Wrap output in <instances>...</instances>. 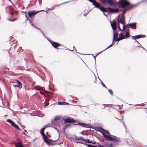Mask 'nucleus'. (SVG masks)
<instances>
[{
	"mask_svg": "<svg viewBox=\"0 0 147 147\" xmlns=\"http://www.w3.org/2000/svg\"><path fill=\"white\" fill-rule=\"evenodd\" d=\"M119 37L121 38V40L125 38V36L122 33H120L119 34Z\"/></svg>",
	"mask_w": 147,
	"mask_h": 147,
	"instance_id": "412c9836",
	"label": "nucleus"
},
{
	"mask_svg": "<svg viewBox=\"0 0 147 147\" xmlns=\"http://www.w3.org/2000/svg\"><path fill=\"white\" fill-rule=\"evenodd\" d=\"M88 0L90 2L92 3L93 5V3L94 2H95L96 1H95V0Z\"/></svg>",
	"mask_w": 147,
	"mask_h": 147,
	"instance_id": "58836bf2",
	"label": "nucleus"
},
{
	"mask_svg": "<svg viewBox=\"0 0 147 147\" xmlns=\"http://www.w3.org/2000/svg\"><path fill=\"white\" fill-rule=\"evenodd\" d=\"M141 46H140H140H138V47H141Z\"/></svg>",
	"mask_w": 147,
	"mask_h": 147,
	"instance_id": "774afa93",
	"label": "nucleus"
},
{
	"mask_svg": "<svg viewBox=\"0 0 147 147\" xmlns=\"http://www.w3.org/2000/svg\"><path fill=\"white\" fill-rule=\"evenodd\" d=\"M107 9L109 11L113 13H117L119 11L118 9H112L111 8H108Z\"/></svg>",
	"mask_w": 147,
	"mask_h": 147,
	"instance_id": "ddd939ff",
	"label": "nucleus"
},
{
	"mask_svg": "<svg viewBox=\"0 0 147 147\" xmlns=\"http://www.w3.org/2000/svg\"><path fill=\"white\" fill-rule=\"evenodd\" d=\"M16 45H15V46H14V48H15V47H16Z\"/></svg>",
	"mask_w": 147,
	"mask_h": 147,
	"instance_id": "338daca9",
	"label": "nucleus"
},
{
	"mask_svg": "<svg viewBox=\"0 0 147 147\" xmlns=\"http://www.w3.org/2000/svg\"><path fill=\"white\" fill-rule=\"evenodd\" d=\"M137 5L136 4H134V5H131L130 6V7L129 8L130 9L131 8H132L136 6Z\"/></svg>",
	"mask_w": 147,
	"mask_h": 147,
	"instance_id": "2f4dec72",
	"label": "nucleus"
},
{
	"mask_svg": "<svg viewBox=\"0 0 147 147\" xmlns=\"http://www.w3.org/2000/svg\"><path fill=\"white\" fill-rule=\"evenodd\" d=\"M113 42H114L115 41L116 38L117 37L118 35V33L116 32V31H113Z\"/></svg>",
	"mask_w": 147,
	"mask_h": 147,
	"instance_id": "f8f14e48",
	"label": "nucleus"
},
{
	"mask_svg": "<svg viewBox=\"0 0 147 147\" xmlns=\"http://www.w3.org/2000/svg\"><path fill=\"white\" fill-rule=\"evenodd\" d=\"M107 2H108L110 5L115 6V3L113 2L112 0H107Z\"/></svg>",
	"mask_w": 147,
	"mask_h": 147,
	"instance_id": "4468645a",
	"label": "nucleus"
},
{
	"mask_svg": "<svg viewBox=\"0 0 147 147\" xmlns=\"http://www.w3.org/2000/svg\"><path fill=\"white\" fill-rule=\"evenodd\" d=\"M73 47V49L72 50H70V49H68V50H70V51H73L74 50V49L75 48V47L74 46Z\"/></svg>",
	"mask_w": 147,
	"mask_h": 147,
	"instance_id": "de8ad7c7",
	"label": "nucleus"
},
{
	"mask_svg": "<svg viewBox=\"0 0 147 147\" xmlns=\"http://www.w3.org/2000/svg\"><path fill=\"white\" fill-rule=\"evenodd\" d=\"M93 5L96 8H99L100 6V4L96 1L93 3Z\"/></svg>",
	"mask_w": 147,
	"mask_h": 147,
	"instance_id": "2eb2a0df",
	"label": "nucleus"
},
{
	"mask_svg": "<svg viewBox=\"0 0 147 147\" xmlns=\"http://www.w3.org/2000/svg\"><path fill=\"white\" fill-rule=\"evenodd\" d=\"M36 116H39L40 117H41L42 116V115H41V114H40V115L37 114V115H36Z\"/></svg>",
	"mask_w": 147,
	"mask_h": 147,
	"instance_id": "c03bdc74",
	"label": "nucleus"
},
{
	"mask_svg": "<svg viewBox=\"0 0 147 147\" xmlns=\"http://www.w3.org/2000/svg\"><path fill=\"white\" fill-rule=\"evenodd\" d=\"M10 9L11 10V12H10V13L11 14L13 15V9L12 8H11Z\"/></svg>",
	"mask_w": 147,
	"mask_h": 147,
	"instance_id": "473e14b6",
	"label": "nucleus"
},
{
	"mask_svg": "<svg viewBox=\"0 0 147 147\" xmlns=\"http://www.w3.org/2000/svg\"><path fill=\"white\" fill-rule=\"evenodd\" d=\"M17 83L19 84V86H20V85H21L22 86V84H21V83L20 81H19L18 80H17Z\"/></svg>",
	"mask_w": 147,
	"mask_h": 147,
	"instance_id": "ea45409f",
	"label": "nucleus"
},
{
	"mask_svg": "<svg viewBox=\"0 0 147 147\" xmlns=\"http://www.w3.org/2000/svg\"><path fill=\"white\" fill-rule=\"evenodd\" d=\"M80 140H82L84 141L85 140V139H84V138L83 137H80Z\"/></svg>",
	"mask_w": 147,
	"mask_h": 147,
	"instance_id": "72a5a7b5",
	"label": "nucleus"
},
{
	"mask_svg": "<svg viewBox=\"0 0 147 147\" xmlns=\"http://www.w3.org/2000/svg\"><path fill=\"white\" fill-rule=\"evenodd\" d=\"M49 41L51 44L52 46L55 48H56L61 45L59 43L53 42L52 40H49Z\"/></svg>",
	"mask_w": 147,
	"mask_h": 147,
	"instance_id": "423d86ee",
	"label": "nucleus"
},
{
	"mask_svg": "<svg viewBox=\"0 0 147 147\" xmlns=\"http://www.w3.org/2000/svg\"><path fill=\"white\" fill-rule=\"evenodd\" d=\"M75 139L77 140H80V137L76 136L75 137Z\"/></svg>",
	"mask_w": 147,
	"mask_h": 147,
	"instance_id": "a19ab883",
	"label": "nucleus"
},
{
	"mask_svg": "<svg viewBox=\"0 0 147 147\" xmlns=\"http://www.w3.org/2000/svg\"><path fill=\"white\" fill-rule=\"evenodd\" d=\"M112 46L111 45H110L108 47L105 49L103 50V51H105V50H106L108 48H109L110 47H111Z\"/></svg>",
	"mask_w": 147,
	"mask_h": 147,
	"instance_id": "79ce46f5",
	"label": "nucleus"
},
{
	"mask_svg": "<svg viewBox=\"0 0 147 147\" xmlns=\"http://www.w3.org/2000/svg\"><path fill=\"white\" fill-rule=\"evenodd\" d=\"M47 127V125H45L43 128H42L41 130L40 133L41 135H44L45 134L44 132V131L45 129Z\"/></svg>",
	"mask_w": 147,
	"mask_h": 147,
	"instance_id": "a211bd4d",
	"label": "nucleus"
},
{
	"mask_svg": "<svg viewBox=\"0 0 147 147\" xmlns=\"http://www.w3.org/2000/svg\"><path fill=\"white\" fill-rule=\"evenodd\" d=\"M85 145L88 146V147H92L93 145H90V144H85Z\"/></svg>",
	"mask_w": 147,
	"mask_h": 147,
	"instance_id": "c9c22d12",
	"label": "nucleus"
},
{
	"mask_svg": "<svg viewBox=\"0 0 147 147\" xmlns=\"http://www.w3.org/2000/svg\"><path fill=\"white\" fill-rule=\"evenodd\" d=\"M13 87L14 88H19V89H20L22 87V86L21 85L19 86V85H14V84H13Z\"/></svg>",
	"mask_w": 147,
	"mask_h": 147,
	"instance_id": "4be33fe9",
	"label": "nucleus"
},
{
	"mask_svg": "<svg viewBox=\"0 0 147 147\" xmlns=\"http://www.w3.org/2000/svg\"><path fill=\"white\" fill-rule=\"evenodd\" d=\"M78 124L82 127L87 128H91L92 127L91 125L84 123H78Z\"/></svg>",
	"mask_w": 147,
	"mask_h": 147,
	"instance_id": "6e6552de",
	"label": "nucleus"
},
{
	"mask_svg": "<svg viewBox=\"0 0 147 147\" xmlns=\"http://www.w3.org/2000/svg\"><path fill=\"white\" fill-rule=\"evenodd\" d=\"M101 131H100L107 140L114 142L118 143L121 142L120 140L119 137L111 135H110V136L108 135H106V134H110L109 132L101 128Z\"/></svg>",
	"mask_w": 147,
	"mask_h": 147,
	"instance_id": "f257e3e1",
	"label": "nucleus"
},
{
	"mask_svg": "<svg viewBox=\"0 0 147 147\" xmlns=\"http://www.w3.org/2000/svg\"><path fill=\"white\" fill-rule=\"evenodd\" d=\"M129 3L127 0L121 1L120 3V5L121 7L123 8H125L126 6L129 5Z\"/></svg>",
	"mask_w": 147,
	"mask_h": 147,
	"instance_id": "39448f33",
	"label": "nucleus"
},
{
	"mask_svg": "<svg viewBox=\"0 0 147 147\" xmlns=\"http://www.w3.org/2000/svg\"><path fill=\"white\" fill-rule=\"evenodd\" d=\"M30 22L31 24V25L32 27H33L35 29H37L39 30H40L36 26L34 25L33 24H32V22L31 21H30Z\"/></svg>",
	"mask_w": 147,
	"mask_h": 147,
	"instance_id": "5701e85b",
	"label": "nucleus"
},
{
	"mask_svg": "<svg viewBox=\"0 0 147 147\" xmlns=\"http://www.w3.org/2000/svg\"><path fill=\"white\" fill-rule=\"evenodd\" d=\"M112 146H113V145H112V144H109V147H112Z\"/></svg>",
	"mask_w": 147,
	"mask_h": 147,
	"instance_id": "49530a36",
	"label": "nucleus"
},
{
	"mask_svg": "<svg viewBox=\"0 0 147 147\" xmlns=\"http://www.w3.org/2000/svg\"><path fill=\"white\" fill-rule=\"evenodd\" d=\"M119 23H119L118 22V23H117V26H118V27H119V26H120V24H119Z\"/></svg>",
	"mask_w": 147,
	"mask_h": 147,
	"instance_id": "864d4df0",
	"label": "nucleus"
},
{
	"mask_svg": "<svg viewBox=\"0 0 147 147\" xmlns=\"http://www.w3.org/2000/svg\"><path fill=\"white\" fill-rule=\"evenodd\" d=\"M70 1H68V2H66L64 3H63V4H64V3H68V2H69Z\"/></svg>",
	"mask_w": 147,
	"mask_h": 147,
	"instance_id": "13d9d810",
	"label": "nucleus"
},
{
	"mask_svg": "<svg viewBox=\"0 0 147 147\" xmlns=\"http://www.w3.org/2000/svg\"><path fill=\"white\" fill-rule=\"evenodd\" d=\"M108 91L112 95L113 92L111 90H108Z\"/></svg>",
	"mask_w": 147,
	"mask_h": 147,
	"instance_id": "4c0bfd02",
	"label": "nucleus"
},
{
	"mask_svg": "<svg viewBox=\"0 0 147 147\" xmlns=\"http://www.w3.org/2000/svg\"><path fill=\"white\" fill-rule=\"evenodd\" d=\"M7 122L11 124L13 126L15 123L10 119H8L7 120Z\"/></svg>",
	"mask_w": 147,
	"mask_h": 147,
	"instance_id": "6ab92c4d",
	"label": "nucleus"
},
{
	"mask_svg": "<svg viewBox=\"0 0 147 147\" xmlns=\"http://www.w3.org/2000/svg\"><path fill=\"white\" fill-rule=\"evenodd\" d=\"M121 38H120L118 37V38H117L115 40V41H119V40H121Z\"/></svg>",
	"mask_w": 147,
	"mask_h": 147,
	"instance_id": "7c9ffc66",
	"label": "nucleus"
},
{
	"mask_svg": "<svg viewBox=\"0 0 147 147\" xmlns=\"http://www.w3.org/2000/svg\"><path fill=\"white\" fill-rule=\"evenodd\" d=\"M101 1L102 3L105 5H107V0H101Z\"/></svg>",
	"mask_w": 147,
	"mask_h": 147,
	"instance_id": "393cba45",
	"label": "nucleus"
},
{
	"mask_svg": "<svg viewBox=\"0 0 147 147\" xmlns=\"http://www.w3.org/2000/svg\"><path fill=\"white\" fill-rule=\"evenodd\" d=\"M14 144L16 147H23L22 144L20 142H15Z\"/></svg>",
	"mask_w": 147,
	"mask_h": 147,
	"instance_id": "dca6fc26",
	"label": "nucleus"
},
{
	"mask_svg": "<svg viewBox=\"0 0 147 147\" xmlns=\"http://www.w3.org/2000/svg\"><path fill=\"white\" fill-rule=\"evenodd\" d=\"M117 18V22L119 23H120L123 25V28H124V26H125V22L124 16L123 15H122L120 18L119 16H118Z\"/></svg>",
	"mask_w": 147,
	"mask_h": 147,
	"instance_id": "7ed1b4c3",
	"label": "nucleus"
},
{
	"mask_svg": "<svg viewBox=\"0 0 147 147\" xmlns=\"http://www.w3.org/2000/svg\"><path fill=\"white\" fill-rule=\"evenodd\" d=\"M85 142H86L88 143H92L93 144H95V142L94 141L93 142H92V141H90L89 139H87L86 140H85L84 141Z\"/></svg>",
	"mask_w": 147,
	"mask_h": 147,
	"instance_id": "aec40b11",
	"label": "nucleus"
},
{
	"mask_svg": "<svg viewBox=\"0 0 147 147\" xmlns=\"http://www.w3.org/2000/svg\"><path fill=\"white\" fill-rule=\"evenodd\" d=\"M42 136L43 139H44L45 141L49 139L48 137L45 135V134L44 135H42Z\"/></svg>",
	"mask_w": 147,
	"mask_h": 147,
	"instance_id": "b1692460",
	"label": "nucleus"
},
{
	"mask_svg": "<svg viewBox=\"0 0 147 147\" xmlns=\"http://www.w3.org/2000/svg\"><path fill=\"white\" fill-rule=\"evenodd\" d=\"M61 118L59 116H56L54 119L51 121V123L52 125L54 126H57V122H59L61 119Z\"/></svg>",
	"mask_w": 147,
	"mask_h": 147,
	"instance_id": "20e7f679",
	"label": "nucleus"
},
{
	"mask_svg": "<svg viewBox=\"0 0 147 147\" xmlns=\"http://www.w3.org/2000/svg\"><path fill=\"white\" fill-rule=\"evenodd\" d=\"M130 36L129 33L128 32H126L125 34V38H127Z\"/></svg>",
	"mask_w": 147,
	"mask_h": 147,
	"instance_id": "a878e982",
	"label": "nucleus"
},
{
	"mask_svg": "<svg viewBox=\"0 0 147 147\" xmlns=\"http://www.w3.org/2000/svg\"><path fill=\"white\" fill-rule=\"evenodd\" d=\"M20 109H22V106H20Z\"/></svg>",
	"mask_w": 147,
	"mask_h": 147,
	"instance_id": "bf43d9fd",
	"label": "nucleus"
},
{
	"mask_svg": "<svg viewBox=\"0 0 147 147\" xmlns=\"http://www.w3.org/2000/svg\"><path fill=\"white\" fill-rule=\"evenodd\" d=\"M101 11L103 12H108L107 11L104 7L100 6V7L98 8Z\"/></svg>",
	"mask_w": 147,
	"mask_h": 147,
	"instance_id": "f3484780",
	"label": "nucleus"
},
{
	"mask_svg": "<svg viewBox=\"0 0 147 147\" xmlns=\"http://www.w3.org/2000/svg\"><path fill=\"white\" fill-rule=\"evenodd\" d=\"M136 23L134 22L128 24V25L130 28L135 29L136 28Z\"/></svg>",
	"mask_w": 147,
	"mask_h": 147,
	"instance_id": "9b49d317",
	"label": "nucleus"
},
{
	"mask_svg": "<svg viewBox=\"0 0 147 147\" xmlns=\"http://www.w3.org/2000/svg\"><path fill=\"white\" fill-rule=\"evenodd\" d=\"M53 9V7L51 9L48 8V10H51Z\"/></svg>",
	"mask_w": 147,
	"mask_h": 147,
	"instance_id": "09e8293b",
	"label": "nucleus"
},
{
	"mask_svg": "<svg viewBox=\"0 0 147 147\" xmlns=\"http://www.w3.org/2000/svg\"><path fill=\"white\" fill-rule=\"evenodd\" d=\"M64 122L65 123H72L75 122V120L72 118L68 117L64 120Z\"/></svg>",
	"mask_w": 147,
	"mask_h": 147,
	"instance_id": "0eeeda50",
	"label": "nucleus"
},
{
	"mask_svg": "<svg viewBox=\"0 0 147 147\" xmlns=\"http://www.w3.org/2000/svg\"><path fill=\"white\" fill-rule=\"evenodd\" d=\"M49 140H50L49 139L46 140L45 141L46 143L47 144L50 145L51 144V143L49 141Z\"/></svg>",
	"mask_w": 147,
	"mask_h": 147,
	"instance_id": "cd10ccee",
	"label": "nucleus"
},
{
	"mask_svg": "<svg viewBox=\"0 0 147 147\" xmlns=\"http://www.w3.org/2000/svg\"><path fill=\"white\" fill-rule=\"evenodd\" d=\"M144 49L146 50V49L142 47H141Z\"/></svg>",
	"mask_w": 147,
	"mask_h": 147,
	"instance_id": "680f3d73",
	"label": "nucleus"
},
{
	"mask_svg": "<svg viewBox=\"0 0 147 147\" xmlns=\"http://www.w3.org/2000/svg\"><path fill=\"white\" fill-rule=\"evenodd\" d=\"M40 32H42V34L43 35V36H44V37L45 38H46V36H45V34H44L43 32L40 30Z\"/></svg>",
	"mask_w": 147,
	"mask_h": 147,
	"instance_id": "a18cd8bd",
	"label": "nucleus"
},
{
	"mask_svg": "<svg viewBox=\"0 0 147 147\" xmlns=\"http://www.w3.org/2000/svg\"><path fill=\"white\" fill-rule=\"evenodd\" d=\"M116 119H118V120H119V119L117 118H116ZM119 120L120 121V122H121L123 124L124 127L126 129V127L125 126V124H124V123L123 122V121L122 120H121L120 119H119Z\"/></svg>",
	"mask_w": 147,
	"mask_h": 147,
	"instance_id": "c756f323",
	"label": "nucleus"
},
{
	"mask_svg": "<svg viewBox=\"0 0 147 147\" xmlns=\"http://www.w3.org/2000/svg\"><path fill=\"white\" fill-rule=\"evenodd\" d=\"M136 42L138 44H139V45H140V46H141V44L139 43V42L137 40H136Z\"/></svg>",
	"mask_w": 147,
	"mask_h": 147,
	"instance_id": "8fccbe9b",
	"label": "nucleus"
},
{
	"mask_svg": "<svg viewBox=\"0 0 147 147\" xmlns=\"http://www.w3.org/2000/svg\"><path fill=\"white\" fill-rule=\"evenodd\" d=\"M65 104H66V105L68 104V103L65 102Z\"/></svg>",
	"mask_w": 147,
	"mask_h": 147,
	"instance_id": "e2e57ef3",
	"label": "nucleus"
},
{
	"mask_svg": "<svg viewBox=\"0 0 147 147\" xmlns=\"http://www.w3.org/2000/svg\"><path fill=\"white\" fill-rule=\"evenodd\" d=\"M13 126L16 128L17 129L20 130V128L15 123Z\"/></svg>",
	"mask_w": 147,
	"mask_h": 147,
	"instance_id": "c85d7f7f",
	"label": "nucleus"
},
{
	"mask_svg": "<svg viewBox=\"0 0 147 147\" xmlns=\"http://www.w3.org/2000/svg\"><path fill=\"white\" fill-rule=\"evenodd\" d=\"M30 114L31 115L33 116H36V115H37L36 114H35V113H30Z\"/></svg>",
	"mask_w": 147,
	"mask_h": 147,
	"instance_id": "e433bc0d",
	"label": "nucleus"
},
{
	"mask_svg": "<svg viewBox=\"0 0 147 147\" xmlns=\"http://www.w3.org/2000/svg\"><path fill=\"white\" fill-rule=\"evenodd\" d=\"M111 25L113 31H115L117 29L116 23L115 21H114L112 23L111 22Z\"/></svg>",
	"mask_w": 147,
	"mask_h": 147,
	"instance_id": "9d476101",
	"label": "nucleus"
},
{
	"mask_svg": "<svg viewBox=\"0 0 147 147\" xmlns=\"http://www.w3.org/2000/svg\"><path fill=\"white\" fill-rule=\"evenodd\" d=\"M40 94H41L42 95H43V93L42 92H41V91H40Z\"/></svg>",
	"mask_w": 147,
	"mask_h": 147,
	"instance_id": "4d7b16f0",
	"label": "nucleus"
},
{
	"mask_svg": "<svg viewBox=\"0 0 147 147\" xmlns=\"http://www.w3.org/2000/svg\"><path fill=\"white\" fill-rule=\"evenodd\" d=\"M6 69H7V70H9V68H6Z\"/></svg>",
	"mask_w": 147,
	"mask_h": 147,
	"instance_id": "69168bd1",
	"label": "nucleus"
},
{
	"mask_svg": "<svg viewBox=\"0 0 147 147\" xmlns=\"http://www.w3.org/2000/svg\"><path fill=\"white\" fill-rule=\"evenodd\" d=\"M42 11H45L44 10H42L37 11H35L34 10L29 11L28 12V14L29 18H32L37 13Z\"/></svg>",
	"mask_w": 147,
	"mask_h": 147,
	"instance_id": "f03ea898",
	"label": "nucleus"
},
{
	"mask_svg": "<svg viewBox=\"0 0 147 147\" xmlns=\"http://www.w3.org/2000/svg\"><path fill=\"white\" fill-rule=\"evenodd\" d=\"M85 145L88 146V147H92L93 145H90V144H85Z\"/></svg>",
	"mask_w": 147,
	"mask_h": 147,
	"instance_id": "f704fd0d",
	"label": "nucleus"
},
{
	"mask_svg": "<svg viewBox=\"0 0 147 147\" xmlns=\"http://www.w3.org/2000/svg\"><path fill=\"white\" fill-rule=\"evenodd\" d=\"M93 56V57H94V59L95 60L96 58H95V56Z\"/></svg>",
	"mask_w": 147,
	"mask_h": 147,
	"instance_id": "052dcab7",
	"label": "nucleus"
},
{
	"mask_svg": "<svg viewBox=\"0 0 147 147\" xmlns=\"http://www.w3.org/2000/svg\"><path fill=\"white\" fill-rule=\"evenodd\" d=\"M125 11H123V13H122V14L121 15V16L122 15H123V14L125 13Z\"/></svg>",
	"mask_w": 147,
	"mask_h": 147,
	"instance_id": "3c124183",
	"label": "nucleus"
},
{
	"mask_svg": "<svg viewBox=\"0 0 147 147\" xmlns=\"http://www.w3.org/2000/svg\"><path fill=\"white\" fill-rule=\"evenodd\" d=\"M114 45V43H113V41L112 42V43L111 44V46H113V45Z\"/></svg>",
	"mask_w": 147,
	"mask_h": 147,
	"instance_id": "6e6d98bb",
	"label": "nucleus"
},
{
	"mask_svg": "<svg viewBox=\"0 0 147 147\" xmlns=\"http://www.w3.org/2000/svg\"><path fill=\"white\" fill-rule=\"evenodd\" d=\"M61 103H62L61 102H58V104H59V105H61Z\"/></svg>",
	"mask_w": 147,
	"mask_h": 147,
	"instance_id": "5fc2aeb1",
	"label": "nucleus"
},
{
	"mask_svg": "<svg viewBox=\"0 0 147 147\" xmlns=\"http://www.w3.org/2000/svg\"><path fill=\"white\" fill-rule=\"evenodd\" d=\"M18 141H20V142H21V141L20 140H18Z\"/></svg>",
	"mask_w": 147,
	"mask_h": 147,
	"instance_id": "0e129e2a",
	"label": "nucleus"
},
{
	"mask_svg": "<svg viewBox=\"0 0 147 147\" xmlns=\"http://www.w3.org/2000/svg\"><path fill=\"white\" fill-rule=\"evenodd\" d=\"M101 84H102V86L104 87L105 88H107V87L106 86L104 85V83L102 82H101Z\"/></svg>",
	"mask_w": 147,
	"mask_h": 147,
	"instance_id": "37998d69",
	"label": "nucleus"
},
{
	"mask_svg": "<svg viewBox=\"0 0 147 147\" xmlns=\"http://www.w3.org/2000/svg\"><path fill=\"white\" fill-rule=\"evenodd\" d=\"M146 37L145 35H139L135 36H132V39H134L136 40V39H139L141 38H144Z\"/></svg>",
	"mask_w": 147,
	"mask_h": 147,
	"instance_id": "1a4fd4ad",
	"label": "nucleus"
},
{
	"mask_svg": "<svg viewBox=\"0 0 147 147\" xmlns=\"http://www.w3.org/2000/svg\"><path fill=\"white\" fill-rule=\"evenodd\" d=\"M118 29L119 30H120L121 31H124V32L126 31V30H125V26H124V29H123V30L121 29V28H120V26H119V27H118Z\"/></svg>",
	"mask_w": 147,
	"mask_h": 147,
	"instance_id": "bb28decb",
	"label": "nucleus"
},
{
	"mask_svg": "<svg viewBox=\"0 0 147 147\" xmlns=\"http://www.w3.org/2000/svg\"><path fill=\"white\" fill-rule=\"evenodd\" d=\"M10 39L11 40H13V39H12V38H13V37H10Z\"/></svg>",
	"mask_w": 147,
	"mask_h": 147,
	"instance_id": "603ef678",
	"label": "nucleus"
}]
</instances>
